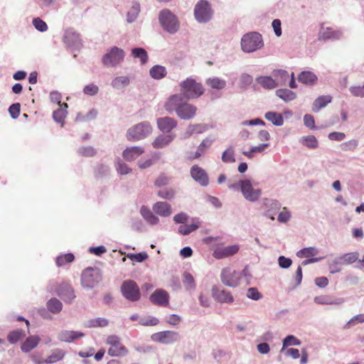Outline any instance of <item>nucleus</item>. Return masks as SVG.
Wrapping results in <instances>:
<instances>
[{
	"label": "nucleus",
	"mask_w": 364,
	"mask_h": 364,
	"mask_svg": "<svg viewBox=\"0 0 364 364\" xmlns=\"http://www.w3.org/2000/svg\"><path fill=\"white\" fill-rule=\"evenodd\" d=\"M77 153L85 157H92L96 154V149L92 146H81L77 149Z\"/></svg>",
	"instance_id": "680f3d73"
},
{
	"label": "nucleus",
	"mask_w": 364,
	"mask_h": 364,
	"mask_svg": "<svg viewBox=\"0 0 364 364\" xmlns=\"http://www.w3.org/2000/svg\"><path fill=\"white\" fill-rule=\"evenodd\" d=\"M130 82L129 77L127 76H119L114 77L112 82L111 85L112 87L120 90L125 87H127Z\"/></svg>",
	"instance_id": "79ce46f5"
},
{
	"label": "nucleus",
	"mask_w": 364,
	"mask_h": 364,
	"mask_svg": "<svg viewBox=\"0 0 364 364\" xmlns=\"http://www.w3.org/2000/svg\"><path fill=\"white\" fill-rule=\"evenodd\" d=\"M272 75L277 84V87L286 85L289 78L288 72L282 69L274 70Z\"/></svg>",
	"instance_id": "a878e982"
},
{
	"label": "nucleus",
	"mask_w": 364,
	"mask_h": 364,
	"mask_svg": "<svg viewBox=\"0 0 364 364\" xmlns=\"http://www.w3.org/2000/svg\"><path fill=\"white\" fill-rule=\"evenodd\" d=\"M153 132L150 122L143 121L129 127L126 133L129 141H139L149 136Z\"/></svg>",
	"instance_id": "20e7f679"
},
{
	"label": "nucleus",
	"mask_w": 364,
	"mask_h": 364,
	"mask_svg": "<svg viewBox=\"0 0 364 364\" xmlns=\"http://www.w3.org/2000/svg\"><path fill=\"white\" fill-rule=\"evenodd\" d=\"M200 227V223H193L189 225H182L178 228V232L183 235H188Z\"/></svg>",
	"instance_id": "a18cd8bd"
},
{
	"label": "nucleus",
	"mask_w": 364,
	"mask_h": 364,
	"mask_svg": "<svg viewBox=\"0 0 364 364\" xmlns=\"http://www.w3.org/2000/svg\"><path fill=\"white\" fill-rule=\"evenodd\" d=\"M57 291L58 296L66 303H71L75 298L74 290L69 283L60 284Z\"/></svg>",
	"instance_id": "6ab92c4d"
},
{
	"label": "nucleus",
	"mask_w": 364,
	"mask_h": 364,
	"mask_svg": "<svg viewBox=\"0 0 364 364\" xmlns=\"http://www.w3.org/2000/svg\"><path fill=\"white\" fill-rule=\"evenodd\" d=\"M212 296L219 303L231 304L234 301V297L229 291L217 286L212 287Z\"/></svg>",
	"instance_id": "f3484780"
},
{
	"label": "nucleus",
	"mask_w": 364,
	"mask_h": 364,
	"mask_svg": "<svg viewBox=\"0 0 364 364\" xmlns=\"http://www.w3.org/2000/svg\"><path fill=\"white\" fill-rule=\"evenodd\" d=\"M150 76L155 80L164 78L166 74V68L162 65H156L149 70Z\"/></svg>",
	"instance_id": "4c0bfd02"
},
{
	"label": "nucleus",
	"mask_w": 364,
	"mask_h": 364,
	"mask_svg": "<svg viewBox=\"0 0 364 364\" xmlns=\"http://www.w3.org/2000/svg\"><path fill=\"white\" fill-rule=\"evenodd\" d=\"M208 130V125L204 124H189L183 133V138L188 139L194 134H202Z\"/></svg>",
	"instance_id": "cd10ccee"
},
{
	"label": "nucleus",
	"mask_w": 364,
	"mask_h": 364,
	"mask_svg": "<svg viewBox=\"0 0 364 364\" xmlns=\"http://www.w3.org/2000/svg\"><path fill=\"white\" fill-rule=\"evenodd\" d=\"M158 129L164 133L170 134L177 127V121L171 117H159L156 120Z\"/></svg>",
	"instance_id": "a211bd4d"
},
{
	"label": "nucleus",
	"mask_w": 364,
	"mask_h": 364,
	"mask_svg": "<svg viewBox=\"0 0 364 364\" xmlns=\"http://www.w3.org/2000/svg\"><path fill=\"white\" fill-rule=\"evenodd\" d=\"M24 336V332L22 330L13 331L8 335V341L10 343L14 344L22 339Z\"/></svg>",
	"instance_id": "4d7b16f0"
},
{
	"label": "nucleus",
	"mask_w": 364,
	"mask_h": 364,
	"mask_svg": "<svg viewBox=\"0 0 364 364\" xmlns=\"http://www.w3.org/2000/svg\"><path fill=\"white\" fill-rule=\"evenodd\" d=\"M350 94L355 97H364V84L363 85H353L349 88Z\"/></svg>",
	"instance_id": "69168bd1"
},
{
	"label": "nucleus",
	"mask_w": 364,
	"mask_h": 364,
	"mask_svg": "<svg viewBox=\"0 0 364 364\" xmlns=\"http://www.w3.org/2000/svg\"><path fill=\"white\" fill-rule=\"evenodd\" d=\"M151 339L153 341L168 345L178 342L181 339V336L176 331H164L153 333L151 336Z\"/></svg>",
	"instance_id": "f8f14e48"
},
{
	"label": "nucleus",
	"mask_w": 364,
	"mask_h": 364,
	"mask_svg": "<svg viewBox=\"0 0 364 364\" xmlns=\"http://www.w3.org/2000/svg\"><path fill=\"white\" fill-rule=\"evenodd\" d=\"M63 41L72 50H79L82 46L80 36L73 28L65 30Z\"/></svg>",
	"instance_id": "4468645a"
},
{
	"label": "nucleus",
	"mask_w": 364,
	"mask_h": 364,
	"mask_svg": "<svg viewBox=\"0 0 364 364\" xmlns=\"http://www.w3.org/2000/svg\"><path fill=\"white\" fill-rule=\"evenodd\" d=\"M301 344V342L299 339H298L296 337H295L293 335H289L283 339L282 350H284L288 346H299Z\"/></svg>",
	"instance_id": "49530a36"
},
{
	"label": "nucleus",
	"mask_w": 364,
	"mask_h": 364,
	"mask_svg": "<svg viewBox=\"0 0 364 364\" xmlns=\"http://www.w3.org/2000/svg\"><path fill=\"white\" fill-rule=\"evenodd\" d=\"M192 178L202 186H207L209 184V178L206 171L198 166L193 165L190 171Z\"/></svg>",
	"instance_id": "dca6fc26"
},
{
	"label": "nucleus",
	"mask_w": 364,
	"mask_h": 364,
	"mask_svg": "<svg viewBox=\"0 0 364 364\" xmlns=\"http://www.w3.org/2000/svg\"><path fill=\"white\" fill-rule=\"evenodd\" d=\"M246 296L247 298L254 301H258L262 297L261 293H259L257 289L255 287L249 288L247 291Z\"/></svg>",
	"instance_id": "774afa93"
},
{
	"label": "nucleus",
	"mask_w": 364,
	"mask_h": 364,
	"mask_svg": "<svg viewBox=\"0 0 364 364\" xmlns=\"http://www.w3.org/2000/svg\"><path fill=\"white\" fill-rule=\"evenodd\" d=\"M159 323V319L152 316L141 317L139 321V324L144 326H156Z\"/></svg>",
	"instance_id": "864d4df0"
},
{
	"label": "nucleus",
	"mask_w": 364,
	"mask_h": 364,
	"mask_svg": "<svg viewBox=\"0 0 364 364\" xmlns=\"http://www.w3.org/2000/svg\"><path fill=\"white\" fill-rule=\"evenodd\" d=\"M154 213L161 217H168L172 213L171 206L166 202H157L153 205Z\"/></svg>",
	"instance_id": "393cba45"
},
{
	"label": "nucleus",
	"mask_w": 364,
	"mask_h": 364,
	"mask_svg": "<svg viewBox=\"0 0 364 364\" xmlns=\"http://www.w3.org/2000/svg\"><path fill=\"white\" fill-rule=\"evenodd\" d=\"M237 245L218 247L213 251V256L217 259H221L235 255L239 251Z\"/></svg>",
	"instance_id": "aec40b11"
},
{
	"label": "nucleus",
	"mask_w": 364,
	"mask_h": 364,
	"mask_svg": "<svg viewBox=\"0 0 364 364\" xmlns=\"http://www.w3.org/2000/svg\"><path fill=\"white\" fill-rule=\"evenodd\" d=\"M132 55L134 58H139L141 64H145L148 61L147 52L142 48H133L132 50Z\"/></svg>",
	"instance_id": "37998d69"
},
{
	"label": "nucleus",
	"mask_w": 364,
	"mask_h": 364,
	"mask_svg": "<svg viewBox=\"0 0 364 364\" xmlns=\"http://www.w3.org/2000/svg\"><path fill=\"white\" fill-rule=\"evenodd\" d=\"M339 258L342 262V264H349L355 262L358 259V254L357 252H350L343 255L339 257Z\"/></svg>",
	"instance_id": "13d9d810"
},
{
	"label": "nucleus",
	"mask_w": 364,
	"mask_h": 364,
	"mask_svg": "<svg viewBox=\"0 0 364 364\" xmlns=\"http://www.w3.org/2000/svg\"><path fill=\"white\" fill-rule=\"evenodd\" d=\"M358 140L355 139H350L348 141L343 142L340 145V147L343 151H353L358 146Z\"/></svg>",
	"instance_id": "603ef678"
},
{
	"label": "nucleus",
	"mask_w": 364,
	"mask_h": 364,
	"mask_svg": "<svg viewBox=\"0 0 364 364\" xmlns=\"http://www.w3.org/2000/svg\"><path fill=\"white\" fill-rule=\"evenodd\" d=\"M187 100L182 95H172L166 100L164 109L169 114L176 113L181 119L190 120L196 115L198 108Z\"/></svg>",
	"instance_id": "f257e3e1"
},
{
	"label": "nucleus",
	"mask_w": 364,
	"mask_h": 364,
	"mask_svg": "<svg viewBox=\"0 0 364 364\" xmlns=\"http://www.w3.org/2000/svg\"><path fill=\"white\" fill-rule=\"evenodd\" d=\"M267 120L271 122L273 125L280 127L284 124V118L282 114L276 112H267L264 114Z\"/></svg>",
	"instance_id": "c9c22d12"
},
{
	"label": "nucleus",
	"mask_w": 364,
	"mask_h": 364,
	"mask_svg": "<svg viewBox=\"0 0 364 364\" xmlns=\"http://www.w3.org/2000/svg\"><path fill=\"white\" fill-rule=\"evenodd\" d=\"M108 323V320L105 318H96L89 320L87 326L89 328L105 327Z\"/></svg>",
	"instance_id": "3c124183"
},
{
	"label": "nucleus",
	"mask_w": 364,
	"mask_h": 364,
	"mask_svg": "<svg viewBox=\"0 0 364 364\" xmlns=\"http://www.w3.org/2000/svg\"><path fill=\"white\" fill-rule=\"evenodd\" d=\"M32 23L34 28L40 32H46L48 29L47 23L39 17L33 18Z\"/></svg>",
	"instance_id": "052dcab7"
},
{
	"label": "nucleus",
	"mask_w": 364,
	"mask_h": 364,
	"mask_svg": "<svg viewBox=\"0 0 364 364\" xmlns=\"http://www.w3.org/2000/svg\"><path fill=\"white\" fill-rule=\"evenodd\" d=\"M99 92V87L93 83L87 85L83 88V92L86 95L95 96Z\"/></svg>",
	"instance_id": "338daca9"
},
{
	"label": "nucleus",
	"mask_w": 364,
	"mask_h": 364,
	"mask_svg": "<svg viewBox=\"0 0 364 364\" xmlns=\"http://www.w3.org/2000/svg\"><path fill=\"white\" fill-rule=\"evenodd\" d=\"M253 82V77L252 75L247 73H242L240 76V84L242 88L246 89Z\"/></svg>",
	"instance_id": "0e129e2a"
},
{
	"label": "nucleus",
	"mask_w": 364,
	"mask_h": 364,
	"mask_svg": "<svg viewBox=\"0 0 364 364\" xmlns=\"http://www.w3.org/2000/svg\"><path fill=\"white\" fill-rule=\"evenodd\" d=\"M181 93L183 99L194 100L204 93V88L201 83L196 82L193 77H187L179 84Z\"/></svg>",
	"instance_id": "7ed1b4c3"
},
{
	"label": "nucleus",
	"mask_w": 364,
	"mask_h": 364,
	"mask_svg": "<svg viewBox=\"0 0 364 364\" xmlns=\"http://www.w3.org/2000/svg\"><path fill=\"white\" fill-rule=\"evenodd\" d=\"M84 336V333L80 331L64 330L58 333V338L60 341L71 343Z\"/></svg>",
	"instance_id": "b1692460"
},
{
	"label": "nucleus",
	"mask_w": 364,
	"mask_h": 364,
	"mask_svg": "<svg viewBox=\"0 0 364 364\" xmlns=\"http://www.w3.org/2000/svg\"><path fill=\"white\" fill-rule=\"evenodd\" d=\"M299 142L309 149H314L318 146V141L314 135L302 136L299 139Z\"/></svg>",
	"instance_id": "ea45409f"
},
{
	"label": "nucleus",
	"mask_w": 364,
	"mask_h": 364,
	"mask_svg": "<svg viewBox=\"0 0 364 364\" xmlns=\"http://www.w3.org/2000/svg\"><path fill=\"white\" fill-rule=\"evenodd\" d=\"M140 213L143 218L146 220L147 223L151 225H154L159 223V219L157 216H156L151 210L143 205L140 209Z\"/></svg>",
	"instance_id": "c756f323"
},
{
	"label": "nucleus",
	"mask_w": 364,
	"mask_h": 364,
	"mask_svg": "<svg viewBox=\"0 0 364 364\" xmlns=\"http://www.w3.org/2000/svg\"><path fill=\"white\" fill-rule=\"evenodd\" d=\"M256 82L265 90H273L277 87V84L273 76L260 75L256 77Z\"/></svg>",
	"instance_id": "c85d7f7f"
},
{
	"label": "nucleus",
	"mask_w": 364,
	"mask_h": 364,
	"mask_svg": "<svg viewBox=\"0 0 364 364\" xmlns=\"http://www.w3.org/2000/svg\"><path fill=\"white\" fill-rule=\"evenodd\" d=\"M140 11V4L137 1H133L132 3V6L127 13V22L129 23L134 22L138 18Z\"/></svg>",
	"instance_id": "7c9ffc66"
},
{
	"label": "nucleus",
	"mask_w": 364,
	"mask_h": 364,
	"mask_svg": "<svg viewBox=\"0 0 364 364\" xmlns=\"http://www.w3.org/2000/svg\"><path fill=\"white\" fill-rule=\"evenodd\" d=\"M222 161L224 163H233L235 161V154H234V149L232 146H230L222 154L221 157Z\"/></svg>",
	"instance_id": "5fc2aeb1"
},
{
	"label": "nucleus",
	"mask_w": 364,
	"mask_h": 364,
	"mask_svg": "<svg viewBox=\"0 0 364 364\" xmlns=\"http://www.w3.org/2000/svg\"><path fill=\"white\" fill-rule=\"evenodd\" d=\"M115 167L117 173L120 175H127L132 171V168L119 158L115 161Z\"/></svg>",
	"instance_id": "de8ad7c7"
},
{
	"label": "nucleus",
	"mask_w": 364,
	"mask_h": 364,
	"mask_svg": "<svg viewBox=\"0 0 364 364\" xmlns=\"http://www.w3.org/2000/svg\"><path fill=\"white\" fill-rule=\"evenodd\" d=\"M145 152L144 147L140 146H128L122 151V157L127 161H132Z\"/></svg>",
	"instance_id": "4be33fe9"
},
{
	"label": "nucleus",
	"mask_w": 364,
	"mask_h": 364,
	"mask_svg": "<svg viewBox=\"0 0 364 364\" xmlns=\"http://www.w3.org/2000/svg\"><path fill=\"white\" fill-rule=\"evenodd\" d=\"M220 280L227 287H236L240 284V274L230 267H225L221 271Z\"/></svg>",
	"instance_id": "ddd939ff"
},
{
	"label": "nucleus",
	"mask_w": 364,
	"mask_h": 364,
	"mask_svg": "<svg viewBox=\"0 0 364 364\" xmlns=\"http://www.w3.org/2000/svg\"><path fill=\"white\" fill-rule=\"evenodd\" d=\"M106 343L109 346L108 354L112 357L124 356L128 354V350L121 343L120 338L115 335L109 336Z\"/></svg>",
	"instance_id": "9b49d317"
},
{
	"label": "nucleus",
	"mask_w": 364,
	"mask_h": 364,
	"mask_svg": "<svg viewBox=\"0 0 364 364\" xmlns=\"http://www.w3.org/2000/svg\"><path fill=\"white\" fill-rule=\"evenodd\" d=\"M67 108L68 105L66 103H63L60 105V107L57 110L53 112V118L55 122L57 123H61L62 125L63 124L64 119L68 114Z\"/></svg>",
	"instance_id": "72a5a7b5"
},
{
	"label": "nucleus",
	"mask_w": 364,
	"mask_h": 364,
	"mask_svg": "<svg viewBox=\"0 0 364 364\" xmlns=\"http://www.w3.org/2000/svg\"><path fill=\"white\" fill-rule=\"evenodd\" d=\"M214 141L215 138L212 136H208L201 141L197 149L200 153L204 154L205 151L212 146Z\"/></svg>",
	"instance_id": "bf43d9fd"
},
{
	"label": "nucleus",
	"mask_w": 364,
	"mask_h": 364,
	"mask_svg": "<svg viewBox=\"0 0 364 364\" xmlns=\"http://www.w3.org/2000/svg\"><path fill=\"white\" fill-rule=\"evenodd\" d=\"M341 33L338 31H334L331 28H322L319 34V38L323 40L338 39Z\"/></svg>",
	"instance_id": "2f4dec72"
},
{
	"label": "nucleus",
	"mask_w": 364,
	"mask_h": 364,
	"mask_svg": "<svg viewBox=\"0 0 364 364\" xmlns=\"http://www.w3.org/2000/svg\"><path fill=\"white\" fill-rule=\"evenodd\" d=\"M264 216L272 220L275 219V215L282 208V204L277 200L265 198L263 202Z\"/></svg>",
	"instance_id": "2eb2a0df"
},
{
	"label": "nucleus",
	"mask_w": 364,
	"mask_h": 364,
	"mask_svg": "<svg viewBox=\"0 0 364 364\" xmlns=\"http://www.w3.org/2000/svg\"><path fill=\"white\" fill-rule=\"evenodd\" d=\"M75 259V256L72 253H67L65 255H59L56 257V264L58 267L65 265L67 263L72 262Z\"/></svg>",
	"instance_id": "8fccbe9b"
},
{
	"label": "nucleus",
	"mask_w": 364,
	"mask_h": 364,
	"mask_svg": "<svg viewBox=\"0 0 364 364\" xmlns=\"http://www.w3.org/2000/svg\"><path fill=\"white\" fill-rule=\"evenodd\" d=\"M40 341L41 338L38 336H30L26 338L25 341L22 343L21 350L23 353H29L38 346Z\"/></svg>",
	"instance_id": "bb28decb"
},
{
	"label": "nucleus",
	"mask_w": 364,
	"mask_h": 364,
	"mask_svg": "<svg viewBox=\"0 0 364 364\" xmlns=\"http://www.w3.org/2000/svg\"><path fill=\"white\" fill-rule=\"evenodd\" d=\"M124 58V50L117 46H113L107 49L102 55V63L106 68H116L123 63Z\"/></svg>",
	"instance_id": "423d86ee"
},
{
	"label": "nucleus",
	"mask_w": 364,
	"mask_h": 364,
	"mask_svg": "<svg viewBox=\"0 0 364 364\" xmlns=\"http://www.w3.org/2000/svg\"><path fill=\"white\" fill-rule=\"evenodd\" d=\"M264 46L262 36L258 32H250L245 34L241 39V48L247 53H251Z\"/></svg>",
	"instance_id": "39448f33"
},
{
	"label": "nucleus",
	"mask_w": 364,
	"mask_h": 364,
	"mask_svg": "<svg viewBox=\"0 0 364 364\" xmlns=\"http://www.w3.org/2000/svg\"><path fill=\"white\" fill-rule=\"evenodd\" d=\"M291 213L287 207H283L278 215L277 220L281 223H287L290 220Z\"/></svg>",
	"instance_id": "e2e57ef3"
},
{
	"label": "nucleus",
	"mask_w": 364,
	"mask_h": 364,
	"mask_svg": "<svg viewBox=\"0 0 364 364\" xmlns=\"http://www.w3.org/2000/svg\"><path fill=\"white\" fill-rule=\"evenodd\" d=\"M239 185L241 193L247 200L250 202H256L258 200L262 194V191L259 188H254L250 179L240 181Z\"/></svg>",
	"instance_id": "9d476101"
},
{
	"label": "nucleus",
	"mask_w": 364,
	"mask_h": 364,
	"mask_svg": "<svg viewBox=\"0 0 364 364\" xmlns=\"http://www.w3.org/2000/svg\"><path fill=\"white\" fill-rule=\"evenodd\" d=\"M175 138L176 134L173 133L160 134L152 141L151 145L155 149H163L170 144Z\"/></svg>",
	"instance_id": "5701e85b"
},
{
	"label": "nucleus",
	"mask_w": 364,
	"mask_h": 364,
	"mask_svg": "<svg viewBox=\"0 0 364 364\" xmlns=\"http://www.w3.org/2000/svg\"><path fill=\"white\" fill-rule=\"evenodd\" d=\"M102 280V274L99 269L88 267L81 274V284L83 288L91 289Z\"/></svg>",
	"instance_id": "6e6552de"
},
{
	"label": "nucleus",
	"mask_w": 364,
	"mask_h": 364,
	"mask_svg": "<svg viewBox=\"0 0 364 364\" xmlns=\"http://www.w3.org/2000/svg\"><path fill=\"white\" fill-rule=\"evenodd\" d=\"M276 95L286 102L292 101L296 97V93L288 89L277 90Z\"/></svg>",
	"instance_id": "58836bf2"
},
{
	"label": "nucleus",
	"mask_w": 364,
	"mask_h": 364,
	"mask_svg": "<svg viewBox=\"0 0 364 364\" xmlns=\"http://www.w3.org/2000/svg\"><path fill=\"white\" fill-rule=\"evenodd\" d=\"M158 18L163 30L168 34L174 35L179 31L181 27L179 19L171 10L168 9L161 10Z\"/></svg>",
	"instance_id": "f03ea898"
},
{
	"label": "nucleus",
	"mask_w": 364,
	"mask_h": 364,
	"mask_svg": "<svg viewBox=\"0 0 364 364\" xmlns=\"http://www.w3.org/2000/svg\"><path fill=\"white\" fill-rule=\"evenodd\" d=\"M47 308L53 314H58L63 308L62 303L56 298H53L47 302Z\"/></svg>",
	"instance_id": "c03bdc74"
},
{
	"label": "nucleus",
	"mask_w": 364,
	"mask_h": 364,
	"mask_svg": "<svg viewBox=\"0 0 364 364\" xmlns=\"http://www.w3.org/2000/svg\"><path fill=\"white\" fill-rule=\"evenodd\" d=\"M150 301L154 304L165 306L169 302V295L164 289H158L150 296Z\"/></svg>",
	"instance_id": "412c9836"
},
{
	"label": "nucleus",
	"mask_w": 364,
	"mask_h": 364,
	"mask_svg": "<svg viewBox=\"0 0 364 364\" xmlns=\"http://www.w3.org/2000/svg\"><path fill=\"white\" fill-rule=\"evenodd\" d=\"M298 80L305 85H313L316 82L317 77L311 71H303L299 74Z\"/></svg>",
	"instance_id": "f704fd0d"
},
{
	"label": "nucleus",
	"mask_w": 364,
	"mask_h": 364,
	"mask_svg": "<svg viewBox=\"0 0 364 364\" xmlns=\"http://www.w3.org/2000/svg\"><path fill=\"white\" fill-rule=\"evenodd\" d=\"M332 97L330 95H322L318 97L313 103L312 110L318 112L321 108L325 107L331 102Z\"/></svg>",
	"instance_id": "473e14b6"
},
{
	"label": "nucleus",
	"mask_w": 364,
	"mask_h": 364,
	"mask_svg": "<svg viewBox=\"0 0 364 364\" xmlns=\"http://www.w3.org/2000/svg\"><path fill=\"white\" fill-rule=\"evenodd\" d=\"M318 253V250L317 248L314 247H306L300 250L296 255L298 257H311L316 255Z\"/></svg>",
	"instance_id": "6e6d98bb"
},
{
	"label": "nucleus",
	"mask_w": 364,
	"mask_h": 364,
	"mask_svg": "<svg viewBox=\"0 0 364 364\" xmlns=\"http://www.w3.org/2000/svg\"><path fill=\"white\" fill-rule=\"evenodd\" d=\"M65 351L62 349H54L52 350L51 354L46 359H45V363L52 364L62 360L65 357Z\"/></svg>",
	"instance_id": "e433bc0d"
},
{
	"label": "nucleus",
	"mask_w": 364,
	"mask_h": 364,
	"mask_svg": "<svg viewBox=\"0 0 364 364\" xmlns=\"http://www.w3.org/2000/svg\"><path fill=\"white\" fill-rule=\"evenodd\" d=\"M183 283L187 290H194L196 283L193 277L189 272H184L183 274Z\"/></svg>",
	"instance_id": "09e8293b"
},
{
	"label": "nucleus",
	"mask_w": 364,
	"mask_h": 364,
	"mask_svg": "<svg viewBox=\"0 0 364 364\" xmlns=\"http://www.w3.org/2000/svg\"><path fill=\"white\" fill-rule=\"evenodd\" d=\"M206 84L212 89L220 90L226 87L227 82L223 79L215 77L207 79Z\"/></svg>",
	"instance_id": "a19ab883"
},
{
	"label": "nucleus",
	"mask_w": 364,
	"mask_h": 364,
	"mask_svg": "<svg viewBox=\"0 0 364 364\" xmlns=\"http://www.w3.org/2000/svg\"><path fill=\"white\" fill-rule=\"evenodd\" d=\"M193 12L195 19L200 23L209 22L214 14L212 6L207 0H199L195 5Z\"/></svg>",
	"instance_id": "0eeeda50"
},
{
	"label": "nucleus",
	"mask_w": 364,
	"mask_h": 364,
	"mask_svg": "<svg viewBox=\"0 0 364 364\" xmlns=\"http://www.w3.org/2000/svg\"><path fill=\"white\" fill-rule=\"evenodd\" d=\"M122 296L129 301H137L141 298V292L139 286L132 279L125 280L121 286Z\"/></svg>",
	"instance_id": "1a4fd4ad"
}]
</instances>
